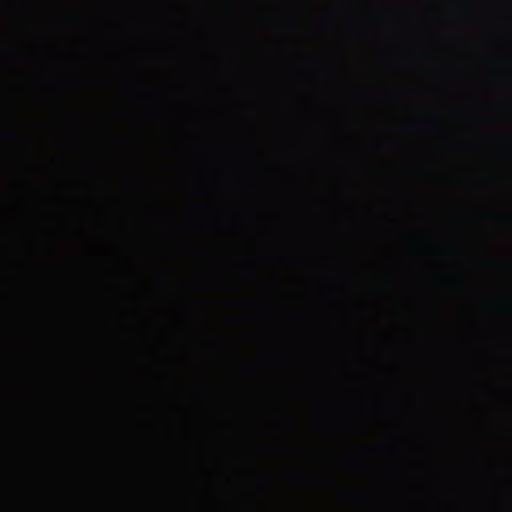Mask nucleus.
Returning <instances> with one entry per match:
<instances>
[{"label": "nucleus", "instance_id": "1", "mask_svg": "<svg viewBox=\"0 0 512 512\" xmlns=\"http://www.w3.org/2000/svg\"><path fill=\"white\" fill-rule=\"evenodd\" d=\"M119 387H120L121 393L126 395V392H127V390H126V377H125V373H124L123 368H121V370H120Z\"/></svg>", "mask_w": 512, "mask_h": 512}, {"label": "nucleus", "instance_id": "2", "mask_svg": "<svg viewBox=\"0 0 512 512\" xmlns=\"http://www.w3.org/2000/svg\"><path fill=\"white\" fill-rule=\"evenodd\" d=\"M122 159H123L125 162H132V161H134V158H132V157H128V156H127V157H123Z\"/></svg>", "mask_w": 512, "mask_h": 512}, {"label": "nucleus", "instance_id": "3", "mask_svg": "<svg viewBox=\"0 0 512 512\" xmlns=\"http://www.w3.org/2000/svg\"><path fill=\"white\" fill-rule=\"evenodd\" d=\"M127 144H129V145H133V144H134V142H133V141H131V140H128V141H127Z\"/></svg>", "mask_w": 512, "mask_h": 512}, {"label": "nucleus", "instance_id": "4", "mask_svg": "<svg viewBox=\"0 0 512 512\" xmlns=\"http://www.w3.org/2000/svg\"><path fill=\"white\" fill-rule=\"evenodd\" d=\"M129 178L130 179H135L134 175H132V174L129 175Z\"/></svg>", "mask_w": 512, "mask_h": 512}]
</instances>
